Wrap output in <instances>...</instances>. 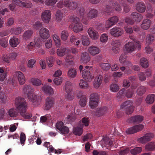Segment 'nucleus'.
<instances>
[{"mask_svg": "<svg viewBox=\"0 0 155 155\" xmlns=\"http://www.w3.org/2000/svg\"><path fill=\"white\" fill-rule=\"evenodd\" d=\"M15 104L17 109L12 108L9 110L8 113L10 116H17L19 114L21 116H32L31 114L26 112L27 104L24 98L17 97Z\"/></svg>", "mask_w": 155, "mask_h": 155, "instance_id": "1", "label": "nucleus"}, {"mask_svg": "<svg viewBox=\"0 0 155 155\" xmlns=\"http://www.w3.org/2000/svg\"><path fill=\"white\" fill-rule=\"evenodd\" d=\"M99 98L98 95L96 93L92 94L90 96L89 105L91 108L97 107Z\"/></svg>", "mask_w": 155, "mask_h": 155, "instance_id": "2", "label": "nucleus"}, {"mask_svg": "<svg viewBox=\"0 0 155 155\" xmlns=\"http://www.w3.org/2000/svg\"><path fill=\"white\" fill-rule=\"evenodd\" d=\"M57 129L59 130V132L62 134H67L69 132V128L64 126L63 123L61 121L58 122L56 125Z\"/></svg>", "mask_w": 155, "mask_h": 155, "instance_id": "3", "label": "nucleus"}, {"mask_svg": "<svg viewBox=\"0 0 155 155\" xmlns=\"http://www.w3.org/2000/svg\"><path fill=\"white\" fill-rule=\"evenodd\" d=\"M144 128V126L142 124H139L133 126L129 128L126 132L128 134H132L140 131Z\"/></svg>", "mask_w": 155, "mask_h": 155, "instance_id": "4", "label": "nucleus"}, {"mask_svg": "<svg viewBox=\"0 0 155 155\" xmlns=\"http://www.w3.org/2000/svg\"><path fill=\"white\" fill-rule=\"evenodd\" d=\"M153 137V134L150 133H148L142 137L138 138L137 141L140 143H145L150 141Z\"/></svg>", "mask_w": 155, "mask_h": 155, "instance_id": "5", "label": "nucleus"}, {"mask_svg": "<svg viewBox=\"0 0 155 155\" xmlns=\"http://www.w3.org/2000/svg\"><path fill=\"white\" fill-rule=\"evenodd\" d=\"M118 20V18L116 16L111 17L107 21L105 25V27L107 28H110L111 26L116 24Z\"/></svg>", "mask_w": 155, "mask_h": 155, "instance_id": "6", "label": "nucleus"}, {"mask_svg": "<svg viewBox=\"0 0 155 155\" xmlns=\"http://www.w3.org/2000/svg\"><path fill=\"white\" fill-rule=\"evenodd\" d=\"M82 74L83 78L87 81H91L94 78L92 74L88 70L84 69L82 71Z\"/></svg>", "mask_w": 155, "mask_h": 155, "instance_id": "7", "label": "nucleus"}, {"mask_svg": "<svg viewBox=\"0 0 155 155\" xmlns=\"http://www.w3.org/2000/svg\"><path fill=\"white\" fill-rule=\"evenodd\" d=\"M41 19L45 23H48L50 20L51 15L49 11H45L42 13L41 15Z\"/></svg>", "mask_w": 155, "mask_h": 155, "instance_id": "8", "label": "nucleus"}, {"mask_svg": "<svg viewBox=\"0 0 155 155\" xmlns=\"http://www.w3.org/2000/svg\"><path fill=\"white\" fill-rule=\"evenodd\" d=\"M123 33V30L121 28H114L112 29L110 31V34L114 37H118L121 36Z\"/></svg>", "mask_w": 155, "mask_h": 155, "instance_id": "9", "label": "nucleus"}, {"mask_svg": "<svg viewBox=\"0 0 155 155\" xmlns=\"http://www.w3.org/2000/svg\"><path fill=\"white\" fill-rule=\"evenodd\" d=\"M39 34L40 37L43 39H47L50 36L49 30L44 28H42L40 30Z\"/></svg>", "mask_w": 155, "mask_h": 155, "instance_id": "10", "label": "nucleus"}, {"mask_svg": "<svg viewBox=\"0 0 155 155\" xmlns=\"http://www.w3.org/2000/svg\"><path fill=\"white\" fill-rule=\"evenodd\" d=\"M131 18L135 22H139L143 18L142 15L137 12H133L130 15Z\"/></svg>", "mask_w": 155, "mask_h": 155, "instance_id": "11", "label": "nucleus"}, {"mask_svg": "<svg viewBox=\"0 0 155 155\" xmlns=\"http://www.w3.org/2000/svg\"><path fill=\"white\" fill-rule=\"evenodd\" d=\"M143 117H130L127 120V122L135 124H138L143 120Z\"/></svg>", "mask_w": 155, "mask_h": 155, "instance_id": "12", "label": "nucleus"}, {"mask_svg": "<svg viewBox=\"0 0 155 155\" xmlns=\"http://www.w3.org/2000/svg\"><path fill=\"white\" fill-rule=\"evenodd\" d=\"M54 101V98L51 97H48L46 99L45 108L46 110H49L53 106Z\"/></svg>", "mask_w": 155, "mask_h": 155, "instance_id": "13", "label": "nucleus"}, {"mask_svg": "<svg viewBox=\"0 0 155 155\" xmlns=\"http://www.w3.org/2000/svg\"><path fill=\"white\" fill-rule=\"evenodd\" d=\"M88 33L90 37L93 39H97L98 37V32L92 28H89Z\"/></svg>", "mask_w": 155, "mask_h": 155, "instance_id": "14", "label": "nucleus"}, {"mask_svg": "<svg viewBox=\"0 0 155 155\" xmlns=\"http://www.w3.org/2000/svg\"><path fill=\"white\" fill-rule=\"evenodd\" d=\"M99 15L98 11L95 9H91L87 14V17L90 19L96 18Z\"/></svg>", "mask_w": 155, "mask_h": 155, "instance_id": "15", "label": "nucleus"}, {"mask_svg": "<svg viewBox=\"0 0 155 155\" xmlns=\"http://www.w3.org/2000/svg\"><path fill=\"white\" fill-rule=\"evenodd\" d=\"M107 111V107H101L98 109L96 111L93 112L96 116H102L106 113Z\"/></svg>", "mask_w": 155, "mask_h": 155, "instance_id": "16", "label": "nucleus"}, {"mask_svg": "<svg viewBox=\"0 0 155 155\" xmlns=\"http://www.w3.org/2000/svg\"><path fill=\"white\" fill-rule=\"evenodd\" d=\"M151 24V21L150 20L146 19L143 21L141 27L143 29L146 30L149 29Z\"/></svg>", "mask_w": 155, "mask_h": 155, "instance_id": "17", "label": "nucleus"}, {"mask_svg": "<svg viewBox=\"0 0 155 155\" xmlns=\"http://www.w3.org/2000/svg\"><path fill=\"white\" fill-rule=\"evenodd\" d=\"M124 47L126 51L129 52L134 51L135 48L134 43L133 42H129L125 45Z\"/></svg>", "mask_w": 155, "mask_h": 155, "instance_id": "18", "label": "nucleus"}, {"mask_svg": "<svg viewBox=\"0 0 155 155\" xmlns=\"http://www.w3.org/2000/svg\"><path fill=\"white\" fill-rule=\"evenodd\" d=\"M17 75H18V79L20 84L22 85L25 83V77L24 74L20 71L16 72Z\"/></svg>", "mask_w": 155, "mask_h": 155, "instance_id": "19", "label": "nucleus"}, {"mask_svg": "<svg viewBox=\"0 0 155 155\" xmlns=\"http://www.w3.org/2000/svg\"><path fill=\"white\" fill-rule=\"evenodd\" d=\"M42 89L45 93L50 95H52L54 93L53 89L51 87L47 85H44L42 88Z\"/></svg>", "mask_w": 155, "mask_h": 155, "instance_id": "20", "label": "nucleus"}, {"mask_svg": "<svg viewBox=\"0 0 155 155\" xmlns=\"http://www.w3.org/2000/svg\"><path fill=\"white\" fill-rule=\"evenodd\" d=\"M101 143H103L105 147H109L110 146L113 142L108 137H105L103 138L101 141Z\"/></svg>", "mask_w": 155, "mask_h": 155, "instance_id": "21", "label": "nucleus"}, {"mask_svg": "<svg viewBox=\"0 0 155 155\" xmlns=\"http://www.w3.org/2000/svg\"><path fill=\"white\" fill-rule=\"evenodd\" d=\"M90 60V57L88 53L85 52L82 53L81 55V61L82 63H87Z\"/></svg>", "mask_w": 155, "mask_h": 155, "instance_id": "22", "label": "nucleus"}, {"mask_svg": "<svg viewBox=\"0 0 155 155\" xmlns=\"http://www.w3.org/2000/svg\"><path fill=\"white\" fill-rule=\"evenodd\" d=\"M146 7L143 3L138 2L136 5V10L140 13H143L145 12Z\"/></svg>", "mask_w": 155, "mask_h": 155, "instance_id": "23", "label": "nucleus"}, {"mask_svg": "<svg viewBox=\"0 0 155 155\" xmlns=\"http://www.w3.org/2000/svg\"><path fill=\"white\" fill-rule=\"evenodd\" d=\"M145 147L146 150L147 151H152L155 150V142H151L147 143Z\"/></svg>", "mask_w": 155, "mask_h": 155, "instance_id": "24", "label": "nucleus"}, {"mask_svg": "<svg viewBox=\"0 0 155 155\" xmlns=\"http://www.w3.org/2000/svg\"><path fill=\"white\" fill-rule=\"evenodd\" d=\"M133 105V102L132 101L130 100L124 102L121 104L120 108L121 109H126Z\"/></svg>", "mask_w": 155, "mask_h": 155, "instance_id": "25", "label": "nucleus"}, {"mask_svg": "<svg viewBox=\"0 0 155 155\" xmlns=\"http://www.w3.org/2000/svg\"><path fill=\"white\" fill-rule=\"evenodd\" d=\"M88 50L90 54L93 55H95L99 52V49L94 46L90 47L88 49Z\"/></svg>", "mask_w": 155, "mask_h": 155, "instance_id": "26", "label": "nucleus"}, {"mask_svg": "<svg viewBox=\"0 0 155 155\" xmlns=\"http://www.w3.org/2000/svg\"><path fill=\"white\" fill-rule=\"evenodd\" d=\"M155 100V95L153 94L148 95L146 99L147 104H152Z\"/></svg>", "mask_w": 155, "mask_h": 155, "instance_id": "27", "label": "nucleus"}, {"mask_svg": "<svg viewBox=\"0 0 155 155\" xmlns=\"http://www.w3.org/2000/svg\"><path fill=\"white\" fill-rule=\"evenodd\" d=\"M77 72L74 68H71L69 70L68 73V76L70 78H74L77 75Z\"/></svg>", "mask_w": 155, "mask_h": 155, "instance_id": "28", "label": "nucleus"}, {"mask_svg": "<svg viewBox=\"0 0 155 155\" xmlns=\"http://www.w3.org/2000/svg\"><path fill=\"white\" fill-rule=\"evenodd\" d=\"M66 48L61 47L57 50V53L58 56L62 57L66 53Z\"/></svg>", "mask_w": 155, "mask_h": 155, "instance_id": "29", "label": "nucleus"}, {"mask_svg": "<svg viewBox=\"0 0 155 155\" xmlns=\"http://www.w3.org/2000/svg\"><path fill=\"white\" fill-rule=\"evenodd\" d=\"M18 39L15 36H13V38L10 39L9 41L10 45L13 48L16 47L19 43L18 41Z\"/></svg>", "mask_w": 155, "mask_h": 155, "instance_id": "30", "label": "nucleus"}, {"mask_svg": "<svg viewBox=\"0 0 155 155\" xmlns=\"http://www.w3.org/2000/svg\"><path fill=\"white\" fill-rule=\"evenodd\" d=\"M146 91V89L144 86H141L138 88L136 92L138 95L141 96L144 94Z\"/></svg>", "mask_w": 155, "mask_h": 155, "instance_id": "31", "label": "nucleus"}, {"mask_svg": "<svg viewBox=\"0 0 155 155\" xmlns=\"http://www.w3.org/2000/svg\"><path fill=\"white\" fill-rule=\"evenodd\" d=\"M23 91L25 94H27V95L28 94H31L33 92V89L31 88V86L30 85H25L23 88Z\"/></svg>", "mask_w": 155, "mask_h": 155, "instance_id": "32", "label": "nucleus"}, {"mask_svg": "<svg viewBox=\"0 0 155 155\" xmlns=\"http://www.w3.org/2000/svg\"><path fill=\"white\" fill-rule=\"evenodd\" d=\"M73 29L74 32L77 33L82 30V25L81 23L78 24L74 25Z\"/></svg>", "mask_w": 155, "mask_h": 155, "instance_id": "33", "label": "nucleus"}, {"mask_svg": "<svg viewBox=\"0 0 155 155\" xmlns=\"http://www.w3.org/2000/svg\"><path fill=\"white\" fill-rule=\"evenodd\" d=\"M140 64L142 67L144 68H146L149 66L148 61L145 58H142L140 59Z\"/></svg>", "mask_w": 155, "mask_h": 155, "instance_id": "34", "label": "nucleus"}, {"mask_svg": "<svg viewBox=\"0 0 155 155\" xmlns=\"http://www.w3.org/2000/svg\"><path fill=\"white\" fill-rule=\"evenodd\" d=\"M27 97L29 100L32 102H35L37 101V96L33 93L31 94H28L27 95Z\"/></svg>", "mask_w": 155, "mask_h": 155, "instance_id": "35", "label": "nucleus"}, {"mask_svg": "<svg viewBox=\"0 0 155 155\" xmlns=\"http://www.w3.org/2000/svg\"><path fill=\"white\" fill-rule=\"evenodd\" d=\"M142 148L140 147H136L130 150L131 153L133 155H136L140 153Z\"/></svg>", "mask_w": 155, "mask_h": 155, "instance_id": "36", "label": "nucleus"}, {"mask_svg": "<svg viewBox=\"0 0 155 155\" xmlns=\"http://www.w3.org/2000/svg\"><path fill=\"white\" fill-rule=\"evenodd\" d=\"M119 86L117 84L113 83L110 86V90L113 92H116L119 90Z\"/></svg>", "mask_w": 155, "mask_h": 155, "instance_id": "37", "label": "nucleus"}, {"mask_svg": "<svg viewBox=\"0 0 155 155\" xmlns=\"http://www.w3.org/2000/svg\"><path fill=\"white\" fill-rule=\"evenodd\" d=\"M32 31H25L23 35V38L25 40H26L30 38L33 33Z\"/></svg>", "mask_w": 155, "mask_h": 155, "instance_id": "38", "label": "nucleus"}, {"mask_svg": "<svg viewBox=\"0 0 155 155\" xmlns=\"http://www.w3.org/2000/svg\"><path fill=\"white\" fill-rule=\"evenodd\" d=\"M65 90L67 94L70 93L72 91L71 83L69 81H67L65 83Z\"/></svg>", "mask_w": 155, "mask_h": 155, "instance_id": "39", "label": "nucleus"}, {"mask_svg": "<svg viewBox=\"0 0 155 155\" xmlns=\"http://www.w3.org/2000/svg\"><path fill=\"white\" fill-rule=\"evenodd\" d=\"M82 133L83 129L82 128L78 127L73 129V133L75 135L80 136Z\"/></svg>", "mask_w": 155, "mask_h": 155, "instance_id": "40", "label": "nucleus"}, {"mask_svg": "<svg viewBox=\"0 0 155 155\" xmlns=\"http://www.w3.org/2000/svg\"><path fill=\"white\" fill-rule=\"evenodd\" d=\"M81 39L82 44L84 46H86L89 45L90 42L88 38L84 36H82Z\"/></svg>", "mask_w": 155, "mask_h": 155, "instance_id": "41", "label": "nucleus"}, {"mask_svg": "<svg viewBox=\"0 0 155 155\" xmlns=\"http://www.w3.org/2000/svg\"><path fill=\"white\" fill-rule=\"evenodd\" d=\"M100 65L102 68L105 70H108L111 67V64L109 63H101Z\"/></svg>", "mask_w": 155, "mask_h": 155, "instance_id": "42", "label": "nucleus"}, {"mask_svg": "<svg viewBox=\"0 0 155 155\" xmlns=\"http://www.w3.org/2000/svg\"><path fill=\"white\" fill-rule=\"evenodd\" d=\"M31 82L33 84L37 86L40 85L41 84V81L38 78H32L31 79Z\"/></svg>", "mask_w": 155, "mask_h": 155, "instance_id": "43", "label": "nucleus"}, {"mask_svg": "<svg viewBox=\"0 0 155 155\" xmlns=\"http://www.w3.org/2000/svg\"><path fill=\"white\" fill-rule=\"evenodd\" d=\"M138 78L141 81H145L146 79V77L144 72H140L138 75Z\"/></svg>", "mask_w": 155, "mask_h": 155, "instance_id": "44", "label": "nucleus"}, {"mask_svg": "<svg viewBox=\"0 0 155 155\" xmlns=\"http://www.w3.org/2000/svg\"><path fill=\"white\" fill-rule=\"evenodd\" d=\"M68 36V34L67 31H63L61 34V39L63 41L66 40Z\"/></svg>", "mask_w": 155, "mask_h": 155, "instance_id": "45", "label": "nucleus"}, {"mask_svg": "<svg viewBox=\"0 0 155 155\" xmlns=\"http://www.w3.org/2000/svg\"><path fill=\"white\" fill-rule=\"evenodd\" d=\"M0 45L2 47L5 48L7 46V42L6 39L4 38H0Z\"/></svg>", "mask_w": 155, "mask_h": 155, "instance_id": "46", "label": "nucleus"}, {"mask_svg": "<svg viewBox=\"0 0 155 155\" xmlns=\"http://www.w3.org/2000/svg\"><path fill=\"white\" fill-rule=\"evenodd\" d=\"M134 107L133 105L125 109V113L127 115H130L131 114L134 110Z\"/></svg>", "mask_w": 155, "mask_h": 155, "instance_id": "47", "label": "nucleus"}, {"mask_svg": "<svg viewBox=\"0 0 155 155\" xmlns=\"http://www.w3.org/2000/svg\"><path fill=\"white\" fill-rule=\"evenodd\" d=\"M87 99L85 96H82L80 100V104L81 106H84L86 104Z\"/></svg>", "mask_w": 155, "mask_h": 155, "instance_id": "48", "label": "nucleus"}, {"mask_svg": "<svg viewBox=\"0 0 155 155\" xmlns=\"http://www.w3.org/2000/svg\"><path fill=\"white\" fill-rule=\"evenodd\" d=\"M134 93V91L133 90H127L126 92L125 96L128 98H130L132 97Z\"/></svg>", "mask_w": 155, "mask_h": 155, "instance_id": "49", "label": "nucleus"}, {"mask_svg": "<svg viewBox=\"0 0 155 155\" xmlns=\"http://www.w3.org/2000/svg\"><path fill=\"white\" fill-rule=\"evenodd\" d=\"M92 137L91 134L90 133L87 134L85 135L83 139V140L84 142L91 140Z\"/></svg>", "mask_w": 155, "mask_h": 155, "instance_id": "50", "label": "nucleus"}, {"mask_svg": "<svg viewBox=\"0 0 155 155\" xmlns=\"http://www.w3.org/2000/svg\"><path fill=\"white\" fill-rule=\"evenodd\" d=\"M48 148L49 149V152L48 153H49V152H55V153L56 154H60L61 153V152L60 151V150H55L51 145H49L48 147Z\"/></svg>", "mask_w": 155, "mask_h": 155, "instance_id": "51", "label": "nucleus"}, {"mask_svg": "<svg viewBox=\"0 0 155 155\" xmlns=\"http://www.w3.org/2000/svg\"><path fill=\"white\" fill-rule=\"evenodd\" d=\"M79 85L81 88H83L87 87L88 84L84 80H81L79 83Z\"/></svg>", "mask_w": 155, "mask_h": 155, "instance_id": "52", "label": "nucleus"}, {"mask_svg": "<svg viewBox=\"0 0 155 155\" xmlns=\"http://www.w3.org/2000/svg\"><path fill=\"white\" fill-rule=\"evenodd\" d=\"M62 79L61 77L55 78L53 80V82L57 85H58L61 84L62 82Z\"/></svg>", "mask_w": 155, "mask_h": 155, "instance_id": "53", "label": "nucleus"}, {"mask_svg": "<svg viewBox=\"0 0 155 155\" xmlns=\"http://www.w3.org/2000/svg\"><path fill=\"white\" fill-rule=\"evenodd\" d=\"M57 0H46L45 2V4L48 6H51L54 4Z\"/></svg>", "mask_w": 155, "mask_h": 155, "instance_id": "54", "label": "nucleus"}, {"mask_svg": "<svg viewBox=\"0 0 155 155\" xmlns=\"http://www.w3.org/2000/svg\"><path fill=\"white\" fill-rule=\"evenodd\" d=\"M55 16L58 21H60L62 18V16L61 11L59 10L57 11Z\"/></svg>", "mask_w": 155, "mask_h": 155, "instance_id": "55", "label": "nucleus"}, {"mask_svg": "<svg viewBox=\"0 0 155 155\" xmlns=\"http://www.w3.org/2000/svg\"><path fill=\"white\" fill-rule=\"evenodd\" d=\"M111 44L113 47L119 48V47L120 45V43L119 41L115 40L112 41Z\"/></svg>", "mask_w": 155, "mask_h": 155, "instance_id": "56", "label": "nucleus"}, {"mask_svg": "<svg viewBox=\"0 0 155 155\" xmlns=\"http://www.w3.org/2000/svg\"><path fill=\"white\" fill-rule=\"evenodd\" d=\"M154 37L151 34H148L146 37L147 42L149 44L154 39Z\"/></svg>", "mask_w": 155, "mask_h": 155, "instance_id": "57", "label": "nucleus"}, {"mask_svg": "<svg viewBox=\"0 0 155 155\" xmlns=\"http://www.w3.org/2000/svg\"><path fill=\"white\" fill-rule=\"evenodd\" d=\"M26 139L25 135L23 133H21L20 137V141L21 144H24Z\"/></svg>", "mask_w": 155, "mask_h": 155, "instance_id": "58", "label": "nucleus"}, {"mask_svg": "<svg viewBox=\"0 0 155 155\" xmlns=\"http://www.w3.org/2000/svg\"><path fill=\"white\" fill-rule=\"evenodd\" d=\"M21 29L20 28H16L13 29L12 30V31L13 33L15 35H18L20 34L21 32Z\"/></svg>", "mask_w": 155, "mask_h": 155, "instance_id": "59", "label": "nucleus"}, {"mask_svg": "<svg viewBox=\"0 0 155 155\" xmlns=\"http://www.w3.org/2000/svg\"><path fill=\"white\" fill-rule=\"evenodd\" d=\"M80 19L74 16H73L72 17V22L73 23H74L75 25L77 24H78L80 23Z\"/></svg>", "mask_w": 155, "mask_h": 155, "instance_id": "60", "label": "nucleus"}, {"mask_svg": "<svg viewBox=\"0 0 155 155\" xmlns=\"http://www.w3.org/2000/svg\"><path fill=\"white\" fill-rule=\"evenodd\" d=\"M129 152L128 149H126L123 150H121L117 153V155H125L128 153Z\"/></svg>", "mask_w": 155, "mask_h": 155, "instance_id": "61", "label": "nucleus"}, {"mask_svg": "<svg viewBox=\"0 0 155 155\" xmlns=\"http://www.w3.org/2000/svg\"><path fill=\"white\" fill-rule=\"evenodd\" d=\"M35 62V60L34 59L29 60L28 63V66L30 68H32L33 65Z\"/></svg>", "mask_w": 155, "mask_h": 155, "instance_id": "62", "label": "nucleus"}, {"mask_svg": "<svg viewBox=\"0 0 155 155\" xmlns=\"http://www.w3.org/2000/svg\"><path fill=\"white\" fill-rule=\"evenodd\" d=\"M78 6V4L75 2H71L70 6L69 7L70 9L71 10H74L76 9Z\"/></svg>", "mask_w": 155, "mask_h": 155, "instance_id": "63", "label": "nucleus"}, {"mask_svg": "<svg viewBox=\"0 0 155 155\" xmlns=\"http://www.w3.org/2000/svg\"><path fill=\"white\" fill-rule=\"evenodd\" d=\"M73 56L71 55H68L65 59V61L66 62L69 63L72 62V59Z\"/></svg>", "mask_w": 155, "mask_h": 155, "instance_id": "64", "label": "nucleus"}]
</instances>
